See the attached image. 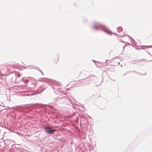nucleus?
I'll return each instance as SVG.
<instances>
[{"instance_id":"1","label":"nucleus","mask_w":152,"mask_h":152,"mask_svg":"<svg viewBox=\"0 0 152 152\" xmlns=\"http://www.w3.org/2000/svg\"><path fill=\"white\" fill-rule=\"evenodd\" d=\"M45 131L48 133L53 132L56 130L55 129H53L51 127L49 126H47L45 127Z\"/></svg>"},{"instance_id":"2","label":"nucleus","mask_w":152,"mask_h":152,"mask_svg":"<svg viewBox=\"0 0 152 152\" xmlns=\"http://www.w3.org/2000/svg\"><path fill=\"white\" fill-rule=\"evenodd\" d=\"M103 30L105 32H106L107 33H108L109 34H112L111 32L108 29L106 28L103 29Z\"/></svg>"},{"instance_id":"3","label":"nucleus","mask_w":152,"mask_h":152,"mask_svg":"<svg viewBox=\"0 0 152 152\" xmlns=\"http://www.w3.org/2000/svg\"><path fill=\"white\" fill-rule=\"evenodd\" d=\"M118 29H119L120 30H122V28H121V27H119V28H118Z\"/></svg>"}]
</instances>
